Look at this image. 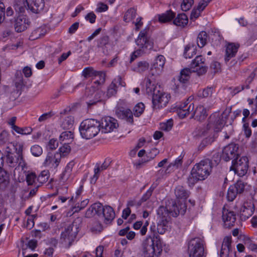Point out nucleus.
<instances>
[{"label":"nucleus","instance_id":"obj_26","mask_svg":"<svg viewBox=\"0 0 257 257\" xmlns=\"http://www.w3.org/2000/svg\"><path fill=\"white\" fill-rule=\"evenodd\" d=\"M207 115L206 109L202 105H198L193 111L191 117L199 121H202L206 118Z\"/></svg>","mask_w":257,"mask_h":257},{"label":"nucleus","instance_id":"obj_48","mask_svg":"<svg viewBox=\"0 0 257 257\" xmlns=\"http://www.w3.org/2000/svg\"><path fill=\"white\" fill-rule=\"evenodd\" d=\"M173 125V119H170L165 122L160 123V128L164 131H170Z\"/></svg>","mask_w":257,"mask_h":257},{"label":"nucleus","instance_id":"obj_33","mask_svg":"<svg viewBox=\"0 0 257 257\" xmlns=\"http://www.w3.org/2000/svg\"><path fill=\"white\" fill-rule=\"evenodd\" d=\"M150 67V64L147 61H140L138 62L136 66L133 68L135 72L142 73L147 71Z\"/></svg>","mask_w":257,"mask_h":257},{"label":"nucleus","instance_id":"obj_41","mask_svg":"<svg viewBox=\"0 0 257 257\" xmlns=\"http://www.w3.org/2000/svg\"><path fill=\"white\" fill-rule=\"evenodd\" d=\"M207 35L205 31L201 32L197 38V44L199 47L202 48L206 44Z\"/></svg>","mask_w":257,"mask_h":257},{"label":"nucleus","instance_id":"obj_63","mask_svg":"<svg viewBox=\"0 0 257 257\" xmlns=\"http://www.w3.org/2000/svg\"><path fill=\"white\" fill-rule=\"evenodd\" d=\"M5 18V6L0 1V24L2 23Z\"/></svg>","mask_w":257,"mask_h":257},{"label":"nucleus","instance_id":"obj_28","mask_svg":"<svg viewBox=\"0 0 257 257\" xmlns=\"http://www.w3.org/2000/svg\"><path fill=\"white\" fill-rule=\"evenodd\" d=\"M231 243V237L226 236L224 237L220 253V257H228L230 252Z\"/></svg>","mask_w":257,"mask_h":257},{"label":"nucleus","instance_id":"obj_45","mask_svg":"<svg viewBox=\"0 0 257 257\" xmlns=\"http://www.w3.org/2000/svg\"><path fill=\"white\" fill-rule=\"evenodd\" d=\"M70 150L71 148L69 145V142H65L64 145L59 148V152L58 153L61 155V158L62 156H65L68 154L70 153Z\"/></svg>","mask_w":257,"mask_h":257},{"label":"nucleus","instance_id":"obj_18","mask_svg":"<svg viewBox=\"0 0 257 257\" xmlns=\"http://www.w3.org/2000/svg\"><path fill=\"white\" fill-rule=\"evenodd\" d=\"M31 22L27 16L20 14L14 21V28L16 32L20 33L24 31L30 26Z\"/></svg>","mask_w":257,"mask_h":257},{"label":"nucleus","instance_id":"obj_19","mask_svg":"<svg viewBox=\"0 0 257 257\" xmlns=\"http://www.w3.org/2000/svg\"><path fill=\"white\" fill-rule=\"evenodd\" d=\"M165 61V58L161 55L158 56L156 58L150 69V73L152 75H159L162 73L163 71Z\"/></svg>","mask_w":257,"mask_h":257},{"label":"nucleus","instance_id":"obj_11","mask_svg":"<svg viewBox=\"0 0 257 257\" xmlns=\"http://www.w3.org/2000/svg\"><path fill=\"white\" fill-rule=\"evenodd\" d=\"M16 147V151L17 155H14L8 152L6 156V162L10 167H21L23 169L26 164L22 155L23 147L20 144L17 145Z\"/></svg>","mask_w":257,"mask_h":257},{"label":"nucleus","instance_id":"obj_24","mask_svg":"<svg viewBox=\"0 0 257 257\" xmlns=\"http://www.w3.org/2000/svg\"><path fill=\"white\" fill-rule=\"evenodd\" d=\"M194 109L193 103H188L186 101L178 107V115L181 118H184L191 112H193Z\"/></svg>","mask_w":257,"mask_h":257},{"label":"nucleus","instance_id":"obj_44","mask_svg":"<svg viewBox=\"0 0 257 257\" xmlns=\"http://www.w3.org/2000/svg\"><path fill=\"white\" fill-rule=\"evenodd\" d=\"M74 123V118L72 116L66 117L62 123V126L64 129H70L72 127Z\"/></svg>","mask_w":257,"mask_h":257},{"label":"nucleus","instance_id":"obj_57","mask_svg":"<svg viewBox=\"0 0 257 257\" xmlns=\"http://www.w3.org/2000/svg\"><path fill=\"white\" fill-rule=\"evenodd\" d=\"M156 186L152 185L149 189L147 191V192L143 196L141 200H142V202L144 201H147L152 195V193L155 189Z\"/></svg>","mask_w":257,"mask_h":257},{"label":"nucleus","instance_id":"obj_35","mask_svg":"<svg viewBox=\"0 0 257 257\" xmlns=\"http://www.w3.org/2000/svg\"><path fill=\"white\" fill-rule=\"evenodd\" d=\"M253 213V206H243L240 210V216L242 219L246 220L251 216Z\"/></svg>","mask_w":257,"mask_h":257},{"label":"nucleus","instance_id":"obj_31","mask_svg":"<svg viewBox=\"0 0 257 257\" xmlns=\"http://www.w3.org/2000/svg\"><path fill=\"white\" fill-rule=\"evenodd\" d=\"M47 32V28L45 26H42L34 30L30 35L31 40H35L40 38L45 35Z\"/></svg>","mask_w":257,"mask_h":257},{"label":"nucleus","instance_id":"obj_62","mask_svg":"<svg viewBox=\"0 0 257 257\" xmlns=\"http://www.w3.org/2000/svg\"><path fill=\"white\" fill-rule=\"evenodd\" d=\"M36 179V175L34 173H31L28 174L26 177V181L28 185H33Z\"/></svg>","mask_w":257,"mask_h":257},{"label":"nucleus","instance_id":"obj_9","mask_svg":"<svg viewBox=\"0 0 257 257\" xmlns=\"http://www.w3.org/2000/svg\"><path fill=\"white\" fill-rule=\"evenodd\" d=\"M208 123L205 129L202 130L200 133L202 136H205L208 131L218 132L220 131L225 123V120L222 115H220L218 113L215 112L212 114L208 120Z\"/></svg>","mask_w":257,"mask_h":257},{"label":"nucleus","instance_id":"obj_4","mask_svg":"<svg viewBox=\"0 0 257 257\" xmlns=\"http://www.w3.org/2000/svg\"><path fill=\"white\" fill-rule=\"evenodd\" d=\"M146 84L147 92L153 95V108L157 109L165 106L169 102V98L167 95L158 89L157 86L152 83L150 79H147Z\"/></svg>","mask_w":257,"mask_h":257},{"label":"nucleus","instance_id":"obj_59","mask_svg":"<svg viewBox=\"0 0 257 257\" xmlns=\"http://www.w3.org/2000/svg\"><path fill=\"white\" fill-rule=\"evenodd\" d=\"M8 141V134L3 131L0 134V146H3Z\"/></svg>","mask_w":257,"mask_h":257},{"label":"nucleus","instance_id":"obj_43","mask_svg":"<svg viewBox=\"0 0 257 257\" xmlns=\"http://www.w3.org/2000/svg\"><path fill=\"white\" fill-rule=\"evenodd\" d=\"M136 15V10L134 8H131L125 13L123 17V20L126 22H128L135 19Z\"/></svg>","mask_w":257,"mask_h":257},{"label":"nucleus","instance_id":"obj_60","mask_svg":"<svg viewBox=\"0 0 257 257\" xmlns=\"http://www.w3.org/2000/svg\"><path fill=\"white\" fill-rule=\"evenodd\" d=\"M58 147V142L57 140L54 139H51L47 145V148L53 150L56 149Z\"/></svg>","mask_w":257,"mask_h":257},{"label":"nucleus","instance_id":"obj_40","mask_svg":"<svg viewBox=\"0 0 257 257\" xmlns=\"http://www.w3.org/2000/svg\"><path fill=\"white\" fill-rule=\"evenodd\" d=\"M196 54V47L193 44H189L185 48L184 56L186 58H191Z\"/></svg>","mask_w":257,"mask_h":257},{"label":"nucleus","instance_id":"obj_21","mask_svg":"<svg viewBox=\"0 0 257 257\" xmlns=\"http://www.w3.org/2000/svg\"><path fill=\"white\" fill-rule=\"evenodd\" d=\"M15 76L16 77L14 82L16 91L20 94L22 91L27 89L29 88L28 80L23 78L22 74L20 71H17L16 73Z\"/></svg>","mask_w":257,"mask_h":257},{"label":"nucleus","instance_id":"obj_54","mask_svg":"<svg viewBox=\"0 0 257 257\" xmlns=\"http://www.w3.org/2000/svg\"><path fill=\"white\" fill-rule=\"evenodd\" d=\"M122 113L126 118L127 121L131 123H133V115L132 111L129 109H126L122 110Z\"/></svg>","mask_w":257,"mask_h":257},{"label":"nucleus","instance_id":"obj_39","mask_svg":"<svg viewBox=\"0 0 257 257\" xmlns=\"http://www.w3.org/2000/svg\"><path fill=\"white\" fill-rule=\"evenodd\" d=\"M175 17V13L171 11H168L159 16V21L161 23H166L171 21Z\"/></svg>","mask_w":257,"mask_h":257},{"label":"nucleus","instance_id":"obj_7","mask_svg":"<svg viewBox=\"0 0 257 257\" xmlns=\"http://www.w3.org/2000/svg\"><path fill=\"white\" fill-rule=\"evenodd\" d=\"M81 221V219L77 218L72 223L67 224L62 231L60 242L64 247L69 248L74 241L78 232L77 223Z\"/></svg>","mask_w":257,"mask_h":257},{"label":"nucleus","instance_id":"obj_30","mask_svg":"<svg viewBox=\"0 0 257 257\" xmlns=\"http://www.w3.org/2000/svg\"><path fill=\"white\" fill-rule=\"evenodd\" d=\"M110 163V162L109 160H105L101 166H98L97 168L94 169V174L90 180L91 183L94 184L96 182L99 177V174L100 172L106 169L109 166Z\"/></svg>","mask_w":257,"mask_h":257},{"label":"nucleus","instance_id":"obj_55","mask_svg":"<svg viewBox=\"0 0 257 257\" xmlns=\"http://www.w3.org/2000/svg\"><path fill=\"white\" fill-rule=\"evenodd\" d=\"M93 209L95 214H97L98 216L101 215V212L103 208V206L100 203H95L93 204L92 205Z\"/></svg>","mask_w":257,"mask_h":257},{"label":"nucleus","instance_id":"obj_61","mask_svg":"<svg viewBox=\"0 0 257 257\" xmlns=\"http://www.w3.org/2000/svg\"><path fill=\"white\" fill-rule=\"evenodd\" d=\"M96 92L95 86L86 88L85 95L88 98H91L93 94Z\"/></svg>","mask_w":257,"mask_h":257},{"label":"nucleus","instance_id":"obj_46","mask_svg":"<svg viewBox=\"0 0 257 257\" xmlns=\"http://www.w3.org/2000/svg\"><path fill=\"white\" fill-rule=\"evenodd\" d=\"M145 109V105L143 103H138L134 108V114L136 116H139L144 112Z\"/></svg>","mask_w":257,"mask_h":257},{"label":"nucleus","instance_id":"obj_47","mask_svg":"<svg viewBox=\"0 0 257 257\" xmlns=\"http://www.w3.org/2000/svg\"><path fill=\"white\" fill-rule=\"evenodd\" d=\"M73 138V134L70 131L64 132L60 136L59 139L60 141L65 140L69 141H71Z\"/></svg>","mask_w":257,"mask_h":257},{"label":"nucleus","instance_id":"obj_29","mask_svg":"<svg viewBox=\"0 0 257 257\" xmlns=\"http://www.w3.org/2000/svg\"><path fill=\"white\" fill-rule=\"evenodd\" d=\"M182 163V158L179 156L177 158L174 162L170 163L167 167L165 171L160 170L158 172H164V174H169L175 169H178L180 166H181Z\"/></svg>","mask_w":257,"mask_h":257},{"label":"nucleus","instance_id":"obj_10","mask_svg":"<svg viewBox=\"0 0 257 257\" xmlns=\"http://www.w3.org/2000/svg\"><path fill=\"white\" fill-rule=\"evenodd\" d=\"M24 6L18 4L15 7L16 12L23 14L25 10H30L34 13H38L41 11L44 7L43 0H26V3H23Z\"/></svg>","mask_w":257,"mask_h":257},{"label":"nucleus","instance_id":"obj_14","mask_svg":"<svg viewBox=\"0 0 257 257\" xmlns=\"http://www.w3.org/2000/svg\"><path fill=\"white\" fill-rule=\"evenodd\" d=\"M192 71L190 68H184L182 69L178 76L177 79L180 84H174L173 89L175 93H183L185 90L184 84L186 83L189 78L190 74Z\"/></svg>","mask_w":257,"mask_h":257},{"label":"nucleus","instance_id":"obj_27","mask_svg":"<svg viewBox=\"0 0 257 257\" xmlns=\"http://www.w3.org/2000/svg\"><path fill=\"white\" fill-rule=\"evenodd\" d=\"M101 214L104 218V222L106 224L110 223L115 217L114 211L109 206L103 207Z\"/></svg>","mask_w":257,"mask_h":257},{"label":"nucleus","instance_id":"obj_52","mask_svg":"<svg viewBox=\"0 0 257 257\" xmlns=\"http://www.w3.org/2000/svg\"><path fill=\"white\" fill-rule=\"evenodd\" d=\"M49 177L48 171L44 170L42 171L38 177V180L41 183H44L47 181Z\"/></svg>","mask_w":257,"mask_h":257},{"label":"nucleus","instance_id":"obj_16","mask_svg":"<svg viewBox=\"0 0 257 257\" xmlns=\"http://www.w3.org/2000/svg\"><path fill=\"white\" fill-rule=\"evenodd\" d=\"M238 146L234 143H231L225 146L223 150L222 154V159L226 162H228L230 160H233L236 157H239Z\"/></svg>","mask_w":257,"mask_h":257},{"label":"nucleus","instance_id":"obj_1","mask_svg":"<svg viewBox=\"0 0 257 257\" xmlns=\"http://www.w3.org/2000/svg\"><path fill=\"white\" fill-rule=\"evenodd\" d=\"M187 207L185 203H178L173 200L169 201L166 207L160 206L157 210L158 221L157 224L152 223L150 226V231L152 236L158 237V234H163L167 230V224L170 219L169 214L177 217L179 214L184 215Z\"/></svg>","mask_w":257,"mask_h":257},{"label":"nucleus","instance_id":"obj_37","mask_svg":"<svg viewBox=\"0 0 257 257\" xmlns=\"http://www.w3.org/2000/svg\"><path fill=\"white\" fill-rule=\"evenodd\" d=\"M175 194L177 198L182 199H187L189 195V192L182 186L176 187L175 190Z\"/></svg>","mask_w":257,"mask_h":257},{"label":"nucleus","instance_id":"obj_2","mask_svg":"<svg viewBox=\"0 0 257 257\" xmlns=\"http://www.w3.org/2000/svg\"><path fill=\"white\" fill-rule=\"evenodd\" d=\"M212 168V162L209 159L201 161L192 168L191 173L187 178L189 186L193 187L198 181L206 179L210 175Z\"/></svg>","mask_w":257,"mask_h":257},{"label":"nucleus","instance_id":"obj_34","mask_svg":"<svg viewBox=\"0 0 257 257\" xmlns=\"http://www.w3.org/2000/svg\"><path fill=\"white\" fill-rule=\"evenodd\" d=\"M188 17L185 14H178L173 21V24L177 26L184 27L188 23Z\"/></svg>","mask_w":257,"mask_h":257},{"label":"nucleus","instance_id":"obj_15","mask_svg":"<svg viewBox=\"0 0 257 257\" xmlns=\"http://www.w3.org/2000/svg\"><path fill=\"white\" fill-rule=\"evenodd\" d=\"M190 68L192 72H197L198 75H202L206 73L208 67L206 65L204 59L202 56H197L191 63Z\"/></svg>","mask_w":257,"mask_h":257},{"label":"nucleus","instance_id":"obj_22","mask_svg":"<svg viewBox=\"0 0 257 257\" xmlns=\"http://www.w3.org/2000/svg\"><path fill=\"white\" fill-rule=\"evenodd\" d=\"M61 161V155L58 153L53 154L51 152L48 153L43 163L45 167L50 166L54 168H57Z\"/></svg>","mask_w":257,"mask_h":257},{"label":"nucleus","instance_id":"obj_42","mask_svg":"<svg viewBox=\"0 0 257 257\" xmlns=\"http://www.w3.org/2000/svg\"><path fill=\"white\" fill-rule=\"evenodd\" d=\"M104 95V93L101 91H97L94 94L93 99L89 100L87 102L88 106L95 104L97 102L101 101V97Z\"/></svg>","mask_w":257,"mask_h":257},{"label":"nucleus","instance_id":"obj_51","mask_svg":"<svg viewBox=\"0 0 257 257\" xmlns=\"http://www.w3.org/2000/svg\"><path fill=\"white\" fill-rule=\"evenodd\" d=\"M194 3V0H183L181 5V9L183 11H187L190 9Z\"/></svg>","mask_w":257,"mask_h":257},{"label":"nucleus","instance_id":"obj_58","mask_svg":"<svg viewBox=\"0 0 257 257\" xmlns=\"http://www.w3.org/2000/svg\"><path fill=\"white\" fill-rule=\"evenodd\" d=\"M109 42V37L107 36H104L99 38L98 40L97 46L102 47L107 45Z\"/></svg>","mask_w":257,"mask_h":257},{"label":"nucleus","instance_id":"obj_50","mask_svg":"<svg viewBox=\"0 0 257 257\" xmlns=\"http://www.w3.org/2000/svg\"><path fill=\"white\" fill-rule=\"evenodd\" d=\"M212 87H207L202 91H200L198 93V96L202 98L211 96L212 93Z\"/></svg>","mask_w":257,"mask_h":257},{"label":"nucleus","instance_id":"obj_49","mask_svg":"<svg viewBox=\"0 0 257 257\" xmlns=\"http://www.w3.org/2000/svg\"><path fill=\"white\" fill-rule=\"evenodd\" d=\"M31 152L33 156L39 157L42 155L43 150L40 146L35 145L31 147Z\"/></svg>","mask_w":257,"mask_h":257},{"label":"nucleus","instance_id":"obj_17","mask_svg":"<svg viewBox=\"0 0 257 257\" xmlns=\"http://www.w3.org/2000/svg\"><path fill=\"white\" fill-rule=\"evenodd\" d=\"M245 185L242 181H238L231 185L228 189L227 198L228 201H232L237 194L242 193L244 190Z\"/></svg>","mask_w":257,"mask_h":257},{"label":"nucleus","instance_id":"obj_8","mask_svg":"<svg viewBox=\"0 0 257 257\" xmlns=\"http://www.w3.org/2000/svg\"><path fill=\"white\" fill-rule=\"evenodd\" d=\"M100 122L95 119H86L79 126V132L82 138L88 140L98 134L100 131Z\"/></svg>","mask_w":257,"mask_h":257},{"label":"nucleus","instance_id":"obj_12","mask_svg":"<svg viewBox=\"0 0 257 257\" xmlns=\"http://www.w3.org/2000/svg\"><path fill=\"white\" fill-rule=\"evenodd\" d=\"M188 252L190 257H205L203 240L198 237L192 238L188 244Z\"/></svg>","mask_w":257,"mask_h":257},{"label":"nucleus","instance_id":"obj_64","mask_svg":"<svg viewBox=\"0 0 257 257\" xmlns=\"http://www.w3.org/2000/svg\"><path fill=\"white\" fill-rule=\"evenodd\" d=\"M203 10H199L198 7H197L196 9H193L191 14V16H190L191 19L192 20L193 19H196L198 18L200 16V13Z\"/></svg>","mask_w":257,"mask_h":257},{"label":"nucleus","instance_id":"obj_56","mask_svg":"<svg viewBox=\"0 0 257 257\" xmlns=\"http://www.w3.org/2000/svg\"><path fill=\"white\" fill-rule=\"evenodd\" d=\"M54 115L53 111H49L41 115L38 119V121L40 122H44L51 118Z\"/></svg>","mask_w":257,"mask_h":257},{"label":"nucleus","instance_id":"obj_13","mask_svg":"<svg viewBox=\"0 0 257 257\" xmlns=\"http://www.w3.org/2000/svg\"><path fill=\"white\" fill-rule=\"evenodd\" d=\"M248 162L246 157H236L232 161L230 170H233L234 173L239 176H243L246 174L248 170Z\"/></svg>","mask_w":257,"mask_h":257},{"label":"nucleus","instance_id":"obj_23","mask_svg":"<svg viewBox=\"0 0 257 257\" xmlns=\"http://www.w3.org/2000/svg\"><path fill=\"white\" fill-rule=\"evenodd\" d=\"M222 219L224 222V225L226 227H231L233 226L236 221V214L232 211L223 209Z\"/></svg>","mask_w":257,"mask_h":257},{"label":"nucleus","instance_id":"obj_36","mask_svg":"<svg viewBox=\"0 0 257 257\" xmlns=\"http://www.w3.org/2000/svg\"><path fill=\"white\" fill-rule=\"evenodd\" d=\"M9 184V177L6 171L0 169V188L5 189Z\"/></svg>","mask_w":257,"mask_h":257},{"label":"nucleus","instance_id":"obj_53","mask_svg":"<svg viewBox=\"0 0 257 257\" xmlns=\"http://www.w3.org/2000/svg\"><path fill=\"white\" fill-rule=\"evenodd\" d=\"M142 200H136L135 199L130 200L127 203V207L129 208L131 207H135L138 209L142 204Z\"/></svg>","mask_w":257,"mask_h":257},{"label":"nucleus","instance_id":"obj_32","mask_svg":"<svg viewBox=\"0 0 257 257\" xmlns=\"http://www.w3.org/2000/svg\"><path fill=\"white\" fill-rule=\"evenodd\" d=\"M102 71H96L91 67L85 68L82 72V76L86 79L97 75H102Z\"/></svg>","mask_w":257,"mask_h":257},{"label":"nucleus","instance_id":"obj_20","mask_svg":"<svg viewBox=\"0 0 257 257\" xmlns=\"http://www.w3.org/2000/svg\"><path fill=\"white\" fill-rule=\"evenodd\" d=\"M100 124V130L104 133H110L118 126L117 120L111 117L103 118Z\"/></svg>","mask_w":257,"mask_h":257},{"label":"nucleus","instance_id":"obj_3","mask_svg":"<svg viewBox=\"0 0 257 257\" xmlns=\"http://www.w3.org/2000/svg\"><path fill=\"white\" fill-rule=\"evenodd\" d=\"M146 84L147 92L153 95V108L157 109L165 106L169 102V98L167 95L158 89L157 86L152 83L150 79H147Z\"/></svg>","mask_w":257,"mask_h":257},{"label":"nucleus","instance_id":"obj_25","mask_svg":"<svg viewBox=\"0 0 257 257\" xmlns=\"http://www.w3.org/2000/svg\"><path fill=\"white\" fill-rule=\"evenodd\" d=\"M239 47V44L233 43H229L226 47V53L225 56V61L228 62L232 57H234Z\"/></svg>","mask_w":257,"mask_h":257},{"label":"nucleus","instance_id":"obj_5","mask_svg":"<svg viewBox=\"0 0 257 257\" xmlns=\"http://www.w3.org/2000/svg\"><path fill=\"white\" fill-rule=\"evenodd\" d=\"M136 45L139 48L132 54L130 62H132L137 57L148 52L153 48L154 43L152 39L147 35V30L145 29L140 32L136 40Z\"/></svg>","mask_w":257,"mask_h":257},{"label":"nucleus","instance_id":"obj_6","mask_svg":"<svg viewBox=\"0 0 257 257\" xmlns=\"http://www.w3.org/2000/svg\"><path fill=\"white\" fill-rule=\"evenodd\" d=\"M142 245L144 257H158L162 251V241L158 237L150 236L144 241Z\"/></svg>","mask_w":257,"mask_h":257},{"label":"nucleus","instance_id":"obj_38","mask_svg":"<svg viewBox=\"0 0 257 257\" xmlns=\"http://www.w3.org/2000/svg\"><path fill=\"white\" fill-rule=\"evenodd\" d=\"M120 82V78H118L117 80H113L108 87L107 91V95L110 97L114 95L117 92V83Z\"/></svg>","mask_w":257,"mask_h":257}]
</instances>
